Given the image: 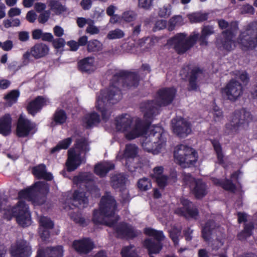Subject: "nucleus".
Masks as SVG:
<instances>
[{
    "label": "nucleus",
    "instance_id": "f257e3e1",
    "mask_svg": "<svg viewBox=\"0 0 257 257\" xmlns=\"http://www.w3.org/2000/svg\"><path fill=\"white\" fill-rule=\"evenodd\" d=\"M115 127L122 132L128 140H133L144 135L142 142L143 149L154 155L165 150L166 138L163 128L158 125H147L139 118L134 119L130 115L124 114L115 119Z\"/></svg>",
    "mask_w": 257,
    "mask_h": 257
},
{
    "label": "nucleus",
    "instance_id": "f03ea898",
    "mask_svg": "<svg viewBox=\"0 0 257 257\" xmlns=\"http://www.w3.org/2000/svg\"><path fill=\"white\" fill-rule=\"evenodd\" d=\"M49 191L47 183L44 181H38L33 186L21 191L19 193V200L13 207L8 206L2 211L4 217L10 220L15 216L19 224L25 227L31 224V220L27 205L23 201V199L31 200L35 203L37 197L47 194Z\"/></svg>",
    "mask_w": 257,
    "mask_h": 257
},
{
    "label": "nucleus",
    "instance_id": "7ed1b4c3",
    "mask_svg": "<svg viewBox=\"0 0 257 257\" xmlns=\"http://www.w3.org/2000/svg\"><path fill=\"white\" fill-rule=\"evenodd\" d=\"M115 201L110 194L107 193L101 199L100 210L94 212V223L112 227L116 234L120 237L132 238L137 235L139 232L132 226L123 223L114 224V221L118 219V217L115 215Z\"/></svg>",
    "mask_w": 257,
    "mask_h": 257
},
{
    "label": "nucleus",
    "instance_id": "20e7f679",
    "mask_svg": "<svg viewBox=\"0 0 257 257\" xmlns=\"http://www.w3.org/2000/svg\"><path fill=\"white\" fill-rule=\"evenodd\" d=\"M123 81L122 77L114 76L109 89L102 90L97 95L96 107L101 112L104 120H106L110 115V104L116 103L121 98V94L117 86Z\"/></svg>",
    "mask_w": 257,
    "mask_h": 257
},
{
    "label": "nucleus",
    "instance_id": "39448f33",
    "mask_svg": "<svg viewBox=\"0 0 257 257\" xmlns=\"http://www.w3.org/2000/svg\"><path fill=\"white\" fill-rule=\"evenodd\" d=\"M213 33L212 27L205 26L203 28L199 38L198 33H194L189 38L184 34H178L170 41V43L179 53H183L191 48L198 39L200 45L206 46L207 38Z\"/></svg>",
    "mask_w": 257,
    "mask_h": 257
},
{
    "label": "nucleus",
    "instance_id": "423d86ee",
    "mask_svg": "<svg viewBox=\"0 0 257 257\" xmlns=\"http://www.w3.org/2000/svg\"><path fill=\"white\" fill-rule=\"evenodd\" d=\"M91 174L85 173L74 178V183L77 185L80 184V188L74 192L73 198L70 200L74 206L83 208L87 204L88 199L82 190L83 187H86L92 195L95 197L99 195L98 189L92 185V182L90 181L91 180Z\"/></svg>",
    "mask_w": 257,
    "mask_h": 257
},
{
    "label": "nucleus",
    "instance_id": "0eeeda50",
    "mask_svg": "<svg viewBox=\"0 0 257 257\" xmlns=\"http://www.w3.org/2000/svg\"><path fill=\"white\" fill-rule=\"evenodd\" d=\"M176 90L173 88L160 90L157 93L154 101L145 102L142 104L141 108L144 113L145 118H151L158 112V108L161 105L171 103L174 98Z\"/></svg>",
    "mask_w": 257,
    "mask_h": 257
},
{
    "label": "nucleus",
    "instance_id": "6e6552de",
    "mask_svg": "<svg viewBox=\"0 0 257 257\" xmlns=\"http://www.w3.org/2000/svg\"><path fill=\"white\" fill-rule=\"evenodd\" d=\"M90 150L88 141L84 138L77 139L75 147L68 152V159L66 163L67 170L72 171L85 162V155Z\"/></svg>",
    "mask_w": 257,
    "mask_h": 257
},
{
    "label": "nucleus",
    "instance_id": "1a4fd4ad",
    "mask_svg": "<svg viewBox=\"0 0 257 257\" xmlns=\"http://www.w3.org/2000/svg\"><path fill=\"white\" fill-rule=\"evenodd\" d=\"M174 155L176 162L182 167H189L197 160V153L195 150L184 144L176 147Z\"/></svg>",
    "mask_w": 257,
    "mask_h": 257
},
{
    "label": "nucleus",
    "instance_id": "9d476101",
    "mask_svg": "<svg viewBox=\"0 0 257 257\" xmlns=\"http://www.w3.org/2000/svg\"><path fill=\"white\" fill-rule=\"evenodd\" d=\"M251 119L252 117L249 112L244 109L236 110L232 115L231 121L226 127L231 132L236 133L246 127Z\"/></svg>",
    "mask_w": 257,
    "mask_h": 257
},
{
    "label": "nucleus",
    "instance_id": "9b49d317",
    "mask_svg": "<svg viewBox=\"0 0 257 257\" xmlns=\"http://www.w3.org/2000/svg\"><path fill=\"white\" fill-rule=\"evenodd\" d=\"M238 44L242 49H252L257 45V22L249 26V28L239 36Z\"/></svg>",
    "mask_w": 257,
    "mask_h": 257
},
{
    "label": "nucleus",
    "instance_id": "f8f14e48",
    "mask_svg": "<svg viewBox=\"0 0 257 257\" xmlns=\"http://www.w3.org/2000/svg\"><path fill=\"white\" fill-rule=\"evenodd\" d=\"M144 232L146 235L153 237L156 240L155 241L152 239H147L144 242V245L148 248L149 253H159L162 247L160 241L164 237L163 232L151 228H146Z\"/></svg>",
    "mask_w": 257,
    "mask_h": 257
},
{
    "label": "nucleus",
    "instance_id": "ddd939ff",
    "mask_svg": "<svg viewBox=\"0 0 257 257\" xmlns=\"http://www.w3.org/2000/svg\"><path fill=\"white\" fill-rule=\"evenodd\" d=\"M36 131V124L23 115H21L17 122V135L20 137H26L33 135Z\"/></svg>",
    "mask_w": 257,
    "mask_h": 257
},
{
    "label": "nucleus",
    "instance_id": "4468645a",
    "mask_svg": "<svg viewBox=\"0 0 257 257\" xmlns=\"http://www.w3.org/2000/svg\"><path fill=\"white\" fill-rule=\"evenodd\" d=\"M221 93L226 99L235 101L242 95V87L239 83L232 80L221 89Z\"/></svg>",
    "mask_w": 257,
    "mask_h": 257
},
{
    "label": "nucleus",
    "instance_id": "2eb2a0df",
    "mask_svg": "<svg viewBox=\"0 0 257 257\" xmlns=\"http://www.w3.org/2000/svg\"><path fill=\"white\" fill-rule=\"evenodd\" d=\"M184 180L193 190L196 197L201 198L206 194V187L201 180L195 179L189 174L184 175Z\"/></svg>",
    "mask_w": 257,
    "mask_h": 257
},
{
    "label": "nucleus",
    "instance_id": "dca6fc26",
    "mask_svg": "<svg viewBox=\"0 0 257 257\" xmlns=\"http://www.w3.org/2000/svg\"><path fill=\"white\" fill-rule=\"evenodd\" d=\"M172 128L174 133L181 137H186L191 132L190 123L181 117H177L172 120Z\"/></svg>",
    "mask_w": 257,
    "mask_h": 257
},
{
    "label": "nucleus",
    "instance_id": "f3484780",
    "mask_svg": "<svg viewBox=\"0 0 257 257\" xmlns=\"http://www.w3.org/2000/svg\"><path fill=\"white\" fill-rule=\"evenodd\" d=\"M176 176V173L172 174V178H168L166 175L164 174V168L162 166H158L155 167L151 174L152 178L155 180L158 186L160 187H164L168 183L171 181L175 182V177Z\"/></svg>",
    "mask_w": 257,
    "mask_h": 257
},
{
    "label": "nucleus",
    "instance_id": "a211bd4d",
    "mask_svg": "<svg viewBox=\"0 0 257 257\" xmlns=\"http://www.w3.org/2000/svg\"><path fill=\"white\" fill-rule=\"evenodd\" d=\"M31 253V247L25 240H19L12 246L11 254L14 257H29Z\"/></svg>",
    "mask_w": 257,
    "mask_h": 257
},
{
    "label": "nucleus",
    "instance_id": "6ab92c4d",
    "mask_svg": "<svg viewBox=\"0 0 257 257\" xmlns=\"http://www.w3.org/2000/svg\"><path fill=\"white\" fill-rule=\"evenodd\" d=\"M181 207L175 210V213L180 215L184 216L186 217L195 218L198 214L197 209L193 207V204L187 199L182 198L180 200Z\"/></svg>",
    "mask_w": 257,
    "mask_h": 257
},
{
    "label": "nucleus",
    "instance_id": "aec40b11",
    "mask_svg": "<svg viewBox=\"0 0 257 257\" xmlns=\"http://www.w3.org/2000/svg\"><path fill=\"white\" fill-rule=\"evenodd\" d=\"M230 26L231 30H228L223 33L225 40L223 43L222 47L227 51L232 50L236 46L235 44L232 42V39L234 36L235 31L237 29V24L236 22H232Z\"/></svg>",
    "mask_w": 257,
    "mask_h": 257
},
{
    "label": "nucleus",
    "instance_id": "412c9836",
    "mask_svg": "<svg viewBox=\"0 0 257 257\" xmlns=\"http://www.w3.org/2000/svg\"><path fill=\"white\" fill-rule=\"evenodd\" d=\"M73 247L80 254H87L93 248L94 244L89 238H84L74 241Z\"/></svg>",
    "mask_w": 257,
    "mask_h": 257
},
{
    "label": "nucleus",
    "instance_id": "4be33fe9",
    "mask_svg": "<svg viewBox=\"0 0 257 257\" xmlns=\"http://www.w3.org/2000/svg\"><path fill=\"white\" fill-rule=\"evenodd\" d=\"M49 100L42 96H38L35 99L29 102L27 106V110L29 113L34 115L45 105L49 104Z\"/></svg>",
    "mask_w": 257,
    "mask_h": 257
},
{
    "label": "nucleus",
    "instance_id": "5701e85b",
    "mask_svg": "<svg viewBox=\"0 0 257 257\" xmlns=\"http://www.w3.org/2000/svg\"><path fill=\"white\" fill-rule=\"evenodd\" d=\"M125 182V178L120 174L113 176L111 178L112 187L114 188H120V191L123 192L124 197H122L123 201H126L129 199L128 191L124 187Z\"/></svg>",
    "mask_w": 257,
    "mask_h": 257
},
{
    "label": "nucleus",
    "instance_id": "b1692460",
    "mask_svg": "<svg viewBox=\"0 0 257 257\" xmlns=\"http://www.w3.org/2000/svg\"><path fill=\"white\" fill-rule=\"evenodd\" d=\"M39 233L42 239L45 240L49 236V229L53 227V222L48 217L42 216L39 219Z\"/></svg>",
    "mask_w": 257,
    "mask_h": 257
},
{
    "label": "nucleus",
    "instance_id": "393cba45",
    "mask_svg": "<svg viewBox=\"0 0 257 257\" xmlns=\"http://www.w3.org/2000/svg\"><path fill=\"white\" fill-rule=\"evenodd\" d=\"M204 77L203 71L198 68H195L192 71V74L189 79L188 89L196 90L198 88V82L202 80Z\"/></svg>",
    "mask_w": 257,
    "mask_h": 257
},
{
    "label": "nucleus",
    "instance_id": "a878e982",
    "mask_svg": "<svg viewBox=\"0 0 257 257\" xmlns=\"http://www.w3.org/2000/svg\"><path fill=\"white\" fill-rule=\"evenodd\" d=\"M79 69L84 72H91L97 68V63L93 57H87L78 62Z\"/></svg>",
    "mask_w": 257,
    "mask_h": 257
},
{
    "label": "nucleus",
    "instance_id": "bb28decb",
    "mask_svg": "<svg viewBox=\"0 0 257 257\" xmlns=\"http://www.w3.org/2000/svg\"><path fill=\"white\" fill-rule=\"evenodd\" d=\"M12 118L10 114H5L0 118V134L9 135L12 130Z\"/></svg>",
    "mask_w": 257,
    "mask_h": 257
},
{
    "label": "nucleus",
    "instance_id": "cd10ccee",
    "mask_svg": "<svg viewBox=\"0 0 257 257\" xmlns=\"http://www.w3.org/2000/svg\"><path fill=\"white\" fill-rule=\"evenodd\" d=\"M138 153V148L134 144H128L126 145L124 152H119L117 155V159L123 158H133L135 157Z\"/></svg>",
    "mask_w": 257,
    "mask_h": 257
},
{
    "label": "nucleus",
    "instance_id": "c85d7f7f",
    "mask_svg": "<svg viewBox=\"0 0 257 257\" xmlns=\"http://www.w3.org/2000/svg\"><path fill=\"white\" fill-rule=\"evenodd\" d=\"M114 164L111 162H104L95 165L94 172L100 177L104 176L107 172L114 168Z\"/></svg>",
    "mask_w": 257,
    "mask_h": 257
},
{
    "label": "nucleus",
    "instance_id": "c756f323",
    "mask_svg": "<svg viewBox=\"0 0 257 257\" xmlns=\"http://www.w3.org/2000/svg\"><path fill=\"white\" fill-rule=\"evenodd\" d=\"M49 48L44 44L35 45L32 49L31 53L36 59L42 58L46 56L49 52Z\"/></svg>",
    "mask_w": 257,
    "mask_h": 257
},
{
    "label": "nucleus",
    "instance_id": "7c9ffc66",
    "mask_svg": "<svg viewBox=\"0 0 257 257\" xmlns=\"http://www.w3.org/2000/svg\"><path fill=\"white\" fill-rule=\"evenodd\" d=\"M45 166L40 165L33 169V174L38 178H43L47 180H51L53 179L52 175L46 171Z\"/></svg>",
    "mask_w": 257,
    "mask_h": 257
},
{
    "label": "nucleus",
    "instance_id": "2f4dec72",
    "mask_svg": "<svg viewBox=\"0 0 257 257\" xmlns=\"http://www.w3.org/2000/svg\"><path fill=\"white\" fill-rule=\"evenodd\" d=\"M99 117L95 112L88 113L82 119V124L86 127H91L99 122Z\"/></svg>",
    "mask_w": 257,
    "mask_h": 257
},
{
    "label": "nucleus",
    "instance_id": "473e14b6",
    "mask_svg": "<svg viewBox=\"0 0 257 257\" xmlns=\"http://www.w3.org/2000/svg\"><path fill=\"white\" fill-rule=\"evenodd\" d=\"M19 92L16 90H14L10 92L5 96V99L6 101L7 105L11 106L14 103H16L19 97Z\"/></svg>",
    "mask_w": 257,
    "mask_h": 257
},
{
    "label": "nucleus",
    "instance_id": "72a5a7b5",
    "mask_svg": "<svg viewBox=\"0 0 257 257\" xmlns=\"http://www.w3.org/2000/svg\"><path fill=\"white\" fill-rule=\"evenodd\" d=\"M102 48V44L97 40H92L88 42L87 50L89 52H98L101 51Z\"/></svg>",
    "mask_w": 257,
    "mask_h": 257
},
{
    "label": "nucleus",
    "instance_id": "f704fd0d",
    "mask_svg": "<svg viewBox=\"0 0 257 257\" xmlns=\"http://www.w3.org/2000/svg\"><path fill=\"white\" fill-rule=\"evenodd\" d=\"M213 224V222H211V223H207L202 229V236L204 239L206 240L209 239V236L210 235L213 236L214 234L216 233V229L211 228V226Z\"/></svg>",
    "mask_w": 257,
    "mask_h": 257
},
{
    "label": "nucleus",
    "instance_id": "c9c22d12",
    "mask_svg": "<svg viewBox=\"0 0 257 257\" xmlns=\"http://www.w3.org/2000/svg\"><path fill=\"white\" fill-rule=\"evenodd\" d=\"M121 253L122 257H139L137 255L136 248L133 245L123 247Z\"/></svg>",
    "mask_w": 257,
    "mask_h": 257
},
{
    "label": "nucleus",
    "instance_id": "e433bc0d",
    "mask_svg": "<svg viewBox=\"0 0 257 257\" xmlns=\"http://www.w3.org/2000/svg\"><path fill=\"white\" fill-rule=\"evenodd\" d=\"M72 139L68 138L60 142L58 144L51 150V153H54L61 149H67L72 143Z\"/></svg>",
    "mask_w": 257,
    "mask_h": 257
},
{
    "label": "nucleus",
    "instance_id": "4c0bfd02",
    "mask_svg": "<svg viewBox=\"0 0 257 257\" xmlns=\"http://www.w3.org/2000/svg\"><path fill=\"white\" fill-rule=\"evenodd\" d=\"M191 23H197L207 19V15L201 13H194L188 15Z\"/></svg>",
    "mask_w": 257,
    "mask_h": 257
},
{
    "label": "nucleus",
    "instance_id": "58836bf2",
    "mask_svg": "<svg viewBox=\"0 0 257 257\" xmlns=\"http://www.w3.org/2000/svg\"><path fill=\"white\" fill-rule=\"evenodd\" d=\"M212 181L215 184L221 185L225 190L230 191H234L235 190L234 185L229 180L222 182L218 179L213 178Z\"/></svg>",
    "mask_w": 257,
    "mask_h": 257
},
{
    "label": "nucleus",
    "instance_id": "ea45409f",
    "mask_svg": "<svg viewBox=\"0 0 257 257\" xmlns=\"http://www.w3.org/2000/svg\"><path fill=\"white\" fill-rule=\"evenodd\" d=\"M138 188L142 191H146L152 187L150 180L147 178L140 179L138 182Z\"/></svg>",
    "mask_w": 257,
    "mask_h": 257
},
{
    "label": "nucleus",
    "instance_id": "a19ab883",
    "mask_svg": "<svg viewBox=\"0 0 257 257\" xmlns=\"http://www.w3.org/2000/svg\"><path fill=\"white\" fill-rule=\"evenodd\" d=\"M212 144L213 146L214 149L216 153L217 159L219 163H223V155L222 153L221 148L218 141L213 140L212 141Z\"/></svg>",
    "mask_w": 257,
    "mask_h": 257
},
{
    "label": "nucleus",
    "instance_id": "79ce46f5",
    "mask_svg": "<svg viewBox=\"0 0 257 257\" xmlns=\"http://www.w3.org/2000/svg\"><path fill=\"white\" fill-rule=\"evenodd\" d=\"M124 33L120 29H116L109 32L107 35V38L110 40L120 39L124 37Z\"/></svg>",
    "mask_w": 257,
    "mask_h": 257
},
{
    "label": "nucleus",
    "instance_id": "37998d69",
    "mask_svg": "<svg viewBox=\"0 0 257 257\" xmlns=\"http://www.w3.org/2000/svg\"><path fill=\"white\" fill-rule=\"evenodd\" d=\"M54 117L55 121L59 124L63 123L67 119V116L65 111L61 109L56 111Z\"/></svg>",
    "mask_w": 257,
    "mask_h": 257
},
{
    "label": "nucleus",
    "instance_id": "c03bdc74",
    "mask_svg": "<svg viewBox=\"0 0 257 257\" xmlns=\"http://www.w3.org/2000/svg\"><path fill=\"white\" fill-rule=\"evenodd\" d=\"M99 29L94 25L93 20L89 21V23L87 25L86 29V32L90 35H95L99 33Z\"/></svg>",
    "mask_w": 257,
    "mask_h": 257
},
{
    "label": "nucleus",
    "instance_id": "a18cd8bd",
    "mask_svg": "<svg viewBox=\"0 0 257 257\" xmlns=\"http://www.w3.org/2000/svg\"><path fill=\"white\" fill-rule=\"evenodd\" d=\"M172 6L170 4H167L160 8L159 11V15L161 17H168L171 14Z\"/></svg>",
    "mask_w": 257,
    "mask_h": 257
},
{
    "label": "nucleus",
    "instance_id": "49530a36",
    "mask_svg": "<svg viewBox=\"0 0 257 257\" xmlns=\"http://www.w3.org/2000/svg\"><path fill=\"white\" fill-rule=\"evenodd\" d=\"M170 237L175 245L178 244V237L180 234V229L176 227H173L169 230Z\"/></svg>",
    "mask_w": 257,
    "mask_h": 257
},
{
    "label": "nucleus",
    "instance_id": "de8ad7c7",
    "mask_svg": "<svg viewBox=\"0 0 257 257\" xmlns=\"http://www.w3.org/2000/svg\"><path fill=\"white\" fill-rule=\"evenodd\" d=\"M136 17L135 13L132 11L124 12L122 16L121 19L126 22H130L134 21Z\"/></svg>",
    "mask_w": 257,
    "mask_h": 257
},
{
    "label": "nucleus",
    "instance_id": "09e8293b",
    "mask_svg": "<svg viewBox=\"0 0 257 257\" xmlns=\"http://www.w3.org/2000/svg\"><path fill=\"white\" fill-rule=\"evenodd\" d=\"M153 0H138V7L146 10L151 9L153 6Z\"/></svg>",
    "mask_w": 257,
    "mask_h": 257
},
{
    "label": "nucleus",
    "instance_id": "8fccbe9b",
    "mask_svg": "<svg viewBox=\"0 0 257 257\" xmlns=\"http://www.w3.org/2000/svg\"><path fill=\"white\" fill-rule=\"evenodd\" d=\"M50 7L51 10L54 11L56 14L61 13L64 11L63 7L58 2H51L50 3Z\"/></svg>",
    "mask_w": 257,
    "mask_h": 257
},
{
    "label": "nucleus",
    "instance_id": "3c124183",
    "mask_svg": "<svg viewBox=\"0 0 257 257\" xmlns=\"http://www.w3.org/2000/svg\"><path fill=\"white\" fill-rule=\"evenodd\" d=\"M71 218L76 223L81 225H84L86 224L85 219L82 217L79 213H74L71 214Z\"/></svg>",
    "mask_w": 257,
    "mask_h": 257
},
{
    "label": "nucleus",
    "instance_id": "603ef678",
    "mask_svg": "<svg viewBox=\"0 0 257 257\" xmlns=\"http://www.w3.org/2000/svg\"><path fill=\"white\" fill-rule=\"evenodd\" d=\"M158 40V38L156 37H152L151 38H146L144 39H141L139 41V45L140 47H142L144 44L148 43L150 44V46H152L155 44Z\"/></svg>",
    "mask_w": 257,
    "mask_h": 257
},
{
    "label": "nucleus",
    "instance_id": "864d4df0",
    "mask_svg": "<svg viewBox=\"0 0 257 257\" xmlns=\"http://www.w3.org/2000/svg\"><path fill=\"white\" fill-rule=\"evenodd\" d=\"M253 228V225L252 224H246L243 231L239 235L240 239L243 237H246L251 235V230Z\"/></svg>",
    "mask_w": 257,
    "mask_h": 257
},
{
    "label": "nucleus",
    "instance_id": "5fc2aeb1",
    "mask_svg": "<svg viewBox=\"0 0 257 257\" xmlns=\"http://www.w3.org/2000/svg\"><path fill=\"white\" fill-rule=\"evenodd\" d=\"M50 15L49 11H45L42 12L38 17V21L39 23L44 24L49 19Z\"/></svg>",
    "mask_w": 257,
    "mask_h": 257
},
{
    "label": "nucleus",
    "instance_id": "6e6d98bb",
    "mask_svg": "<svg viewBox=\"0 0 257 257\" xmlns=\"http://www.w3.org/2000/svg\"><path fill=\"white\" fill-rule=\"evenodd\" d=\"M170 23L174 26L182 25L184 24L183 19L180 16H175L170 20Z\"/></svg>",
    "mask_w": 257,
    "mask_h": 257
},
{
    "label": "nucleus",
    "instance_id": "4d7b16f0",
    "mask_svg": "<svg viewBox=\"0 0 257 257\" xmlns=\"http://www.w3.org/2000/svg\"><path fill=\"white\" fill-rule=\"evenodd\" d=\"M254 10L252 6L246 4L243 5L241 8V13L242 14H251L254 13Z\"/></svg>",
    "mask_w": 257,
    "mask_h": 257
},
{
    "label": "nucleus",
    "instance_id": "13d9d810",
    "mask_svg": "<svg viewBox=\"0 0 257 257\" xmlns=\"http://www.w3.org/2000/svg\"><path fill=\"white\" fill-rule=\"evenodd\" d=\"M21 14V10L18 8H13L10 9L8 15L9 17L13 18L14 17L20 16Z\"/></svg>",
    "mask_w": 257,
    "mask_h": 257
},
{
    "label": "nucleus",
    "instance_id": "bf43d9fd",
    "mask_svg": "<svg viewBox=\"0 0 257 257\" xmlns=\"http://www.w3.org/2000/svg\"><path fill=\"white\" fill-rule=\"evenodd\" d=\"M37 18V15L33 10L29 11L26 15V19L30 23H34Z\"/></svg>",
    "mask_w": 257,
    "mask_h": 257
},
{
    "label": "nucleus",
    "instance_id": "052dcab7",
    "mask_svg": "<svg viewBox=\"0 0 257 257\" xmlns=\"http://www.w3.org/2000/svg\"><path fill=\"white\" fill-rule=\"evenodd\" d=\"M213 113L214 119L216 121L219 120L220 118L222 117V112L219 108L217 106H214L213 109Z\"/></svg>",
    "mask_w": 257,
    "mask_h": 257
},
{
    "label": "nucleus",
    "instance_id": "680f3d73",
    "mask_svg": "<svg viewBox=\"0 0 257 257\" xmlns=\"http://www.w3.org/2000/svg\"><path fill=\"white\" fill-rule=\"evenodd\" d=\"M65 45V41L63 39L59 38L54 41L53 45L56 49L63 48Z\"/></svg>",
    "mask_w": 257,
    "mask_h": 257
},
{
    "label": "nucleus",
    "instance_id": "e2e57ef3",
    "mask_svg": "<svg viewBox=\"0 0 257 257\" xmlns=\"http://www.w3.org/2000/svg\"><path fill=\"white\" fill-rule=\"evenodd\" d=\"M90 19H85L84 18H78L77 20V23L79 27L83 28L85 25H88Z\"/></svg>",
    "mask_w": 257,
    "mask_h": 257
},
{
    "label": "nucleus",
    "instance_id": "0e129e2a",
    "mask_svg": "<svg viewBox=\"0 0 257 257\" xmlns=\"http://www.w3.org/2000/svg\"><path fill=\"white\" fill-rule=\"evenodd\" d=\"M30 61V53L28 51L25 53L22 57V66L27 65Z\"/></svg>",
    "mask_w": 257,
    "mask_h": 257
},
{
    "label": "nucleus",
    "instance_id": "69168bd1",
    "mask_svg": "<svg viewBox=\"0 0 257 257\" xmlns=\"http://www.w3.org/2000/svg\"><path fill=\"white\" fill-rule=\"evenodd\" d=\"M236 77L238 78L243 83L247 82L248 80V77L245 72H238L236 74Z\"/></svg>",
    "mask_w": 257,
    "mask_h": 257
},
{
    "label": "nucleus",
    "instance_id": "338daca9",
    "mask_svg": "<svg viewBox=\"0 0 257 257\" xmlns=\"http://www.w3.org/2000/svg\"><path fill=\"white\" fill-rule=\"evenodd\" d=\"M13 47L12 41L8 40L2 43V49L4 51H8L11 50Z\"/></svg>",
    "mask_w": 257,
    "mask_h": 257
},
{
    "label": "nucleus",
    "instance_id": "774afa93",
    "mask_svg": "<svg viewBox=\"0 0 257 257\" xmlns=\"http://www.w3.org/2000/svg\"><path fill=\"white\" fill-rule=\"evenodd\" d=\"M80 5L84 10H87L91 8L92 6L91 0H82Z\"/></svg>",
    "mask_w": 257,
    "mask_h": 257
}]
</instances>
